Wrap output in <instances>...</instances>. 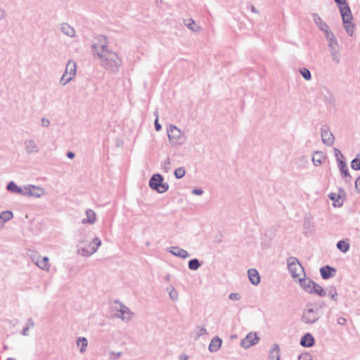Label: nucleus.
Masks as SVG:
<instances>
[{
    "label": "nucleus",
    "mask_w": 360,
    "mask_h": 360,
    "mask_svg": "<svg viewBox=\"0 0 360 360\" xmlns=\"http://www.w3.org/2000/svg\"><path fill=\"white\" fill-rule=\"evenodd\" d=\"M269 357L270 360H280L281 354L278 345H274L273 348L270 350Z\"/></svg>",
    "instance_id": "obj_30"
},
{
    "label": "nucleus",
    "mask_w": 360,
    "mask_h": 360,
    "mask_svg": "<svg viewBox=\"0 0 360 360\" xmlns=\"http://www.w3.org/2000/svg\"><path fill=\"white\" fill-rule=\"evenodd\" d=\"M328 42V46L330 51V55L332 60L335 64L340 63V51L339 48V43L332 32H326L325 36Z\"/></svg>",
    "instance_id": "obj_2"
},
{
    "label": "nucleus",
    "mask_w": 360,
    "mask_h": 360,
    "mask_svg": "<svg viewBox=\"0 0 360 360\" xmlns=\"http://www.w3.org/2000/svg\"><path fill=\"white\" fill-rule=\"evenodd\" d=\"M248 277L250 283L252 285H257L260 282V276L259 272L255 269H250L248 271Z\"/></svg>",
    "instance_id": "obj_23"
},
{
    "label": "nucleus",
    "mask_w": 360,
    "mask_h": 360,
    "mask_svg": "<svg viewBox=\"0 0 360 360\" xmlns=\"http://www.w3.org/2000/svg\"><path fill=\"white\" fill-rule=\"evenodd\" d=\"M222 340L218 336H215L211 340L208 349L211 352H217L221 347Z\"/></svg>",
    "instance_id": "obj_24"
},
{
    "label": "nucleus",
    "mask_w": 360,
    "mask_h": 360,
    "mask_svg": "<svg viewBox=\"0 0 360 360\" xmlns=\"http://www.w3.org/2000/svg\"><path fill=\"white\" fill-rule=\"evenodd\" d=\"M76 63L70 60L65 68V70L62 75L60 84L62 86H65L68 82H70L75 76L76 75Z\"/></svg>",
    "instance_id": "obj_6"
},
{
    "label": "nucleus",
    "mask_w": 360,
    "mask_h": 360,
    "mask_svg": "<svg viewBox=\"0 0 360 360\" xmlns=\"http://www.w3.org/2000/svg\"><path fill=\"white\" fill-rule=\"evenodd\" d=\"M298 282L301 288L307 293L310 294L312 292V285H314V281L311 278H306L305 276L298 278Z\"/></svg>",
    "instance_id": "obj_16"
},
{
    "label": "nucleus",
    "mask_w": 360,
    "mask_h": 360,
    "mask_svg": "<svg viewBox=\"0 0 360 360\" xmlns=\"http://www.w3.org/2000/svg\"><path fill=\"white\" fill-rule=\"evenodd\" d=\"M240 297H241V295L239 293H236V292H232L229 295V298L231 300H233V301L238 300L240 299Z\"/></svg>",
    "instance_id": "obj_47"
},
{
    "label": "nucleus",
    "mask_w": 360,
    "mask_h": 360,
    "mask_svg": "<svg viewBox=\"0 0 360 360\" xmlns=\"http://www.w3.org/2000/svg\"><path fill=\"white\" fill-rule=\"evenodd\" d=\"M75 155V153L72 151H68L67 153V157L70 159L74 158Z\"/></svg>",
    "instance_id": "obj_58"
},
{
    "label": "nucleus",
    "mask_w": 360,
    "mask_h": 360,
    "mask_svg": "<svg viewBox=\"0 0 360 360\" xmlns=\"http://www.w3.org/2000/svg\"><path fill=\"white\" fill-rule=\"evenodd\" d=\"M298 360H311V356L309 353H303L298 356Z\"/></svg>",
    "instance_id": "obj_48"
},
{
    "label": "nucleus",
    "mask_w": 360,
    "mask_h": 360,
    "mask_svg": "<svg viewBox=\"0 0 360 360\" xmlns=\"http://www.w3.org/2000/svg\"><path fill=\"white\" fill-rule=\"evenodd\" d=\"M77 345L79 347V352L84 353L86 350L88 340L84 337H79L77 339Z\"/></svg>",
    "instance_id": "obj_31"
},
{
    "label": "nucleus",
    "mask_w": 360,
    "mask_h": 360,
    "mask_svg": "<svg viewBox=\"0 0 360 360\" xmlns=\"http://www.w3.org/2000/svg\"><path fill=\"white\" fill-rule=\"evenodd\" d=\"M169 143L174 146H181L186 141V134L174 125H170L167 129Z\"/></svg>",
    "instance_id": "obj_3"
},
{
    "label": "nucleus",
    "mask_w": 360,
    "mask_h": 360,
    "mask_svg": "<svg viewBox=\"0 0 360 360\" xmlns=\"http://www.w3.org/2000/svg\"><path fill=\"white\" fill-rule=\"evenodd\" d=\"M338 167L340 170L341 176L347 175V173L349 172L347 165L345 161H339Z\"/></svg>",
    "instance_id": "obj_38"
},
{
    "label": "nucleus",
    "mask_w": 360,
    "mask_h": 360,
    "mask_svg": "<svg viewBox=\"0 0 360 360\" xmlns=\"http://www.w3.org/2000/svg\"><path fill=\"white\" fill-rule=\"evenodd\" d=\"M335 268L329 265H326L320 269V274L323 279L327 280L335 275Z\"/></svg>",
    "instance_id": "obj_18"
},
{
    "label": "nucleus",
    "mask_w": 360,
    "mask_h": 360,
    "mask_svg": "<svg viewBox=\"0 0 360 360\" xmlns=\"http://www.w3.org/2000/svg\"><path fill=\"white\" fill-rule=\"evenodd\" d=\"M149 186L159 193H164L169 189V184L164 183V178L160 174H155L150 177Z\"/></svg>",
    "instance_id": "obj_5"
},
{
    "label": "nucleus",
    "mask_w": 360,
    "mask_h": 360,
    "mask_svg": "<svg viewBox=\"0 0 360 360\" xmlns=\"http://www.w3.org/2000/svg\"><path fill=\"white\" fill-rule=\"evenodd\" d=\"M185 175V169L184 167H181L175 169L174 176L176 179H181Z\"/></svg>",
    "instance_id": "obj_43"
},
{
    "label": "nucleus",
    "mask_w": 360,
    "mask_h": 360,
    "mask_svg": "<svg viewBox=\"0 0 360 360\" xmlns=\"http://www.w3.org/2000/svg\"><path fill=\"white\" fill-rule=\"evenodd\" d=\"M35 325L34 321L32 318L27 319L26 325L24 326L21 334L24 336L29 335V330L30 328L34 327Z\"/></svg>",
    "instance_id": "obj_32"
},
{
    "label": "nucleus",
    "mask_w": 360,
    "mask_h": 360,
    "mask_svg": "<svg viewBox=\"0 0 360 360\" xmlns=\"http://www.w3.org/2000/svg\"><path fill=\"white\" fill-rule=\"evenodd\" d=\"M49 124H50V121L49 119H47L46 117L41 118V125L43 127H47L49 126Z\"/></svg>",
    "instance_id": "obj_52"
},
{
    "label": "nucleus",
    "mask_w": 360,
    "mask_h": 360,
    "mask_svg": "<svg viewBox=\"0 0 360 360\" xmlns=\"http://www.w3.org/2000/svg\"><path fill=\"white\" fill-rule=\"evenodd\" d=\"M6 12L3 8H0V20L5 17Z\"/></svg>",
    "instance_id": "obj_59"
},
{
    "label": "nucleus",
    "mask_w": 360,
    "mask_h": 360,
    "mask_svg": "<svg viewBox=\"0 0 360 360\" xmlns=\"http://www.w3.org/2000/svg\"><path fill=\"white\" fill-rule=\"evenodd\" d=\"M321 136L322 142L328 146H331L335 141V136L330 131L328 125L324 124L321 128Z\"/></svg>",
    "instance_id": "obj_10"
},
{
    "label": "nucleus",
    "mask_w": 360,
    "mask_h": 360,
    "mask_svg": "<svg viewBox=\"0 0 360 360\" xmlns=\"http://www.w3.org/2000/svg\"><path fill=\"white\" fill-rule=\"evenodd\" d=\"M259 340V338L257 336V333H250L241 340L240 345L245 349H248L256 345Z\"/></svg>",
    "instance_id": "obj_12"
},
{
    "label": "nucleus",
    "mask_w": 360,
    "mask_h": 360,
    "mask_svg": "<svg viewBox=\"0 0 360 360\" xmlns=\"http://www.w3.org/2000/svg\"><path fill=\"white\" fill-rule=\"evenodd\" d=\"M203 190L202 188H195L192 191V193L194 194V195H202L203 193Z\"/></svg>",
    "instance_id": "obj_55"
},
{
    "label": "nucleus",
    "mask_w": 360,
    "mask_h": 360,
    "mask_svg": "<svg viewBox=\"0 0 360 360\" xmlns=\"http://www.w3.org/2000/svg\"><path fill=\"white\" fill-rule=\"evenodd\" d=\"M155 114H157V112H155ZM155 129L158 131H160L162 129V126L158 122V115H156V119L155 120Z\"/></svg>",
    "instance_id": "obj_50"
},
{
    "label": "nucleus",
    "mask_w": 360,
    "mask_h": 360,
    "mask_svg": "<svg viewBox=\"0 0 360 360\" xmlns=\"http://www.w3.org/2000/svg\"><path fill=\"white\" fill-rule=\"evenodd\" d=\"M97 56L100 59V64L107 70L112 72L119 71L122 60L115 52L110 50L98 53Z\"/></svg>",
    "instance_id": "obj_1"
},
{
    "label": "nucleus",
    "mask_w": 360,
    "mask_h": 360,
    "mask_svg": "<svg viewBox=\"0 0 360 360\" xmlns=\"http://www.w3.org/2000/svg\"><path fill=\"white\" fill-rule=\"evenodd\" d=\"M334 1L337 4V5L338 6V8L340 6H341L342 5H344V4H345L347 3L345 0H334Z\"/></svg>",
    "instance_id": "obj_57"
},
{
    "label": "nucleus",
    "mask_w": 360,
    "mask_h": 360,
    "mask_svg": "<svg viewBox=\"0 0 360 360\" xmlns=\"http://www.w3.org/2000/svg\"><path fill=\"white\" fill-rule=\"evenodd\" d=\"M339 9L342 16L343 24H346L347 22H349L350 21L352 20L353 17L352 11L347 3L340 6Z\"/></svg>",
    "instance_id": "obj_14"
},
{
    "label": "nucleus",
    "mask_w": 360,
    "mask_h": 360,
    "mask_svg": "<svg viewBox=\"0 0 360 360\" xmlns=\"http://www.w3.org/2000/svg\"><path fill=\"white\" fill-rule=\"evenodd\" d=\"M312 287V292L310 294H316L321 297L326 296V288L323 289L319 284L314 282Z\"/></svg>",
    "instance_id": "obj_29"
},
{
    "label": "nucleus",
    "mask_w": 360,
    "mask_h": 360,
    "mask_svg": "<svg viewBox=\"0 0 360 360\" xmlns=\"http://www.w3.org/2000/svg\"><path fill=\"white\" fill-rule=\"evenodd\" d=\"M326 99L328 101V102L330 103V104H333L335 101V98L333 97V96L331 94H329V96L328 97H326Z\"/></svg>",
    "instance_id": "obj_56"
},
{
    "label": "nucleus",
    "mask_w": 360,
    "mask_h": 360,
    "mask_svg": "<svg viewBox=\"0 0 360 360\" xmlns=\"http://www.w3.org/2000/svg\"><path fill=\"white\" fill-rule=\"evenodd\" d=\"M319 319L317 311L312 308L305 309L303 310L301 321L307 324H312Z\"/></svg>",
    "instance_id": "obj_9"
},
{
    "label": "nucleus",
    "mask_w": 360,
    "mask_h": 360,
    "mask_svg": "<svg viewBox=\"0 0 360 360\" xmlns=\"http://www.w3.org/2000/svg\"><path fill=\"white\" fill-rule=\"evenodd\" d=\"M179 360H188V356H186V355H181L179 356Z\"/></svg>",
    "instance_id": "obj_61"
},
{
    "label": "nucleus",
    "mask_w": 360,
    "mask_h": 360,
    "mask_svg": "<svg viewBox=\"0 0 360 360\" xmlns=\"http://www.w3.org/2000/svg\"><path fill=\"white\" fill-rule=\"evenodd\" d=\"M60 30L65 35H66L69 37H74L75 35V29L72 26H70L68 23H66V22H63L60 24Z\"/></svg>",
    "instance_id": "obj_22"
},
{
    "label": "nucleus",
    "mask_w": 360,
    "mask_h": 360,
    "mask_svg": "<svg viewBox=\"0 0 360 360\" xmlns=\"http://www.w3.org/2000/svg\"><path fill=\"white\" fill-rule=\"evenodd\" d=\"M200 266H201V263L197 258H194V259L189 260L188 264V269L191 270H193V271L198 270Z\"/></svg>",
    "instance_id": "obj_33"
},
{
    "label": "nucleus",
    "mask_w": 360,
    "mask_h": 360,
    "mask_svg": "<svg viewBox=\"0 0 360 360\" xmlns=\"http://www.w3.org/2000/svg\"><path fill=\"white\" fill-rule=\"evenodd\" d=\"M287 265L288 271L294 279L300 278L302 275L305 276L304 267L302 266L297 257H288L287 259Z\"/></svg>",
    "instance_id": "obj_4"
},
{
    "label": "nucleus",
    "mask_w": 360,
    "mask_h": 360,
    "mask_svg": "<svg viewBox=\"0 0 360 360\" xmlns=\"http://www.w3.org/2000/svg\"><path fill=\"white\" fill-rule=\"evenodd\" d=\"M86 218L83 219L82 220V224H86L89 223L90 224H93L95 223L96 220V213L94 211L91 209H88L86 210Z\"/></svg>",
    "instance_id": "obj_28"
},
{
    "label": "nucleus",
    "mask_w": 360,
    "mask_h": 360,
    "mask_svg": "<svg viewBox=\"0 0 360 360\" xmlns=\"http://www.w3.org/2000/svg\"><path fill=\"white\" fill-rule=\"evenodd\" d=\"M351 167L354 170L360 169V158H356L351 162Z\"/></svg>",
    "instance_id": "obj_44"
},
{
    "label": "nucleus",
    "mask_w": 360,
    "mask_h": 360,
    "mask_svg": "<svg viewBox=\"0 0 360 360\" xmlns=\"http://www.w3.org/2000/svg\"><path fill=\"white\" fill-rule=\"evenodd\" d=\"M184 25L190 30L193 32H197L199 30V27L198 29H195L193 25H195V21L192 19H188L184 20Z\"/></svg>",
    "instance_id": "obj_39"
},
{
    "label": "nucleus",
    "mask_w": 360,
    "mask_h": 360,
    "mask_svg": "<svg viewBox=\"0 0 360 360\" xmlns=\"http://www.w3.org/2000/svg\"><path fill=\"white\" fill-rule=\"evenodd\" d=\"M79 243L80 244H82V243H85V241H84V240H79Z\"/></svg>",
    "instance_id": "obj_63"
},
{
    "label": "nucleus",
    "mask_w": 360,
    "mask_h": 360,
    "mask_svg": "<svg viewBox=\"0 0 360 360\" xmlns=\"http://www.w3.org/2000/svg\"><path fill=\"white\" fill-rule=\"evenodd\" d=\"M44 193V191L42 188L39 186H36L34 185H30L28 186L25 187L24 195L25 196H32L36 198H39L43 195Z\"/></svg>",
    "instance_id": "obj_13"
},
{
    "label": "nucleus",
    "mask_w": 360,
    "mask_h": 360,
    "mask_svg": "<svg viewBox=\"0 0 360 360\" xmlns=\"http://www.w3.org/2000/svg\"><path fill=\"white\" fill-rule=\"evenodd\" d=\"M96 41L94 42L92 46V52L94 56H97L98 53L105 52V51L110 50L108 48V39L104 35H99L96 39Z\"/></svg>",
    "instance_id": "obj_8"
},
{
    "label": "nucleus",
    "mask_w": 360,
    "mask_h": 360,
    "mask_svg": "<svg viewBox=\"0 0 360 360\" xmlns=\"http://www.w3.org/2000/svg\"><path fill=\"white\" fill-rule=\"evenodd\" d=\"M13 212L8 210L3 211L0 214V219H1L4 222L9 221L13 218Z\"/></svg>",
    "instance_id": "obj_36"
},
{
    "label": "nucleus",
    "mask_w": 360,
    "mask_h": 360,
    "mask_svg": "<svg viewBox=\"0 0 360 360\" xmlns=\"http://www.w3.org/2000/svg\"><path fill=\"white\" fill-rule=\"evenodd\" d=\"M337 322L339 325L345 326L347 323V319L344 317H339Z\"/></svg>",
    "instance_id": "obj_54"
},
{
    "label": "nucleus",
    "mask_w": 360,
    "mask_h": 360,
    "mask_svg": "<svg viewBox=\"0 0 360 360\" xmlns=\"http://www.w3.org/2000/svg\"><path fill=\"white\" fill-rule=\"evenodd\" d=\"M32 260L41 269L48 271L49 270V257L34 255L32 257Z\"/></svg>",
    "instance_id": "obj_15"
},
{
    "label": "nucleus",
    "mask_w": 360,
    "mask_h": 360,
    "mask_svg": "<svg viewBox=\"0 0 360 360\" xmlns=\"http://www.w3.org/2000/svg\"><path fill=\"white\" fill-rule=\"evenodd\" d=\"M300 72L304 79L309 81L311 79V74L308 69L305 68H301L300 69Z\"/></svg>",
    "instance_id": "obj_40"
},
{
    "label": "nucleus",
    "mask_w": 360,
    "mask_h": 360,
    "mask_svg": "<svg viewBox=\"0 0 360 360\" xmlns=\"http://www.w3.org/2000/svg\"><path fill=\"white\" fill-rule=\"evenodd\" d=\"M349 244L345 240H340L337 243V248L338 250H340L341 252L345 253L349 250Z\"/></svg>",
    "instance_id": "obj_35"
},
{
    "label": "nucleus",
    "mask_w": 360,
    "mask_h": 360,
    "mask_svg": "<svg viewBox=\"0 0 360 360\" xmlns=\"http://www.w3.org/2000/svg\"><path fill=\"white\" fill-rule=\"evenodd\" d=\"M315 344V340L313 335L307 333L304 334L300 340V345L304 347H311Z\"/></svg>",
    "instance_id": "obj_21"
},
{
    "label": "nucleus",
    "mask_w": 360,
    "mask_h": 360,
    "mask_svg": "<svg viewBox=\"0 0 360 360\" xmlns=\"http://www.w3.org/2000/svg\"><path fill=\"white\" fill-rule=\"evenodd\" d=\"M342 178L345 179V181L346 183L350 184L352 181V176L350 175L349 172L347 173V175L342 176Z\"/></svg>",
    "instance_id": "obj_53"
},
{
    "label": "nucleus",
    "mask_w": 360,
    "mask_h": 360,
    "mask_svg": "<svg viewBox=\"0 0 360 360\" xmlns=\"http://www.w3.org/2000/svg\"><path fill=\"white\" fill-rule=\"evenodd\" d=\"M115 304H118V307L117 308V311H119L120 314H117V317L121 319L122 320L124 321H129L131 319V316L133 315V313L131 311V310L125 306L123 303L116 300Z\"/></svg>",
    "instance_id": "obj_11"
},
{
    "label": "nucleus",
    "mask_w": 360,
    "mask_h": 360,
    "mask_svg": "<svg viewBox=\"0 0 360 360\" xmlns=\"http://www.w3.org/2000/svg\"><path fill=\"white\" fill-rule=\"evenodd\" d=\"M110 354L111 355L110 359L112 360H117L122 355V352H110Z\"/></svg>",
    "instance_id": "obj_49"
},
{
    "label": "nucleus",
    "mask_w": 360,
    "mask_h": 360,
    "mask_svg": "<svg viewBox=\"0 0 360 360\" xmlns=\"http://www.w3.org/2000/svg\"><path fill=\"white\" fill-rule=\"evenodd\" d=\"M6 189L12 193H17V194H21L24 195V191L25 188H22L16 185V184L14 181H10L6 186Z\"/></svg>",
    "instance_id": "obj_25"
},
{
    "label": "nucleus",
    "mask_w": 360,
    "mask_h": 360,
    "mask_svg": "<svg viewBox=\"0 0 360 360\" xmlns=\"http://www.w3.org/2000/svg\"><path fill=\"white\" fill-rule=\"evenodd\" d=\"M250 10L252 12H253L255 13H259V11L253 5L250 6Z\"/></svg>",
    "instance_id": "obj_60"
},
{
    "label": "nucleus",
    "mask_w": 360,
    "mask_h": 360,
    "mask_svg": "<svg viewBox=\"0 0 360 360\" xmlns=\"http://www.w3.org/2000/svg\"><path fill=\"white\" fill-rule=\"evenodd\" d=\"M355 190L356 193H360V176L355 181Z\"/></svg>",
    "instance_id": "obj_51"
},
{
    "label": "nucleus",
    "mask_w": 360,
    "mask_h": 360,
    "mask_svg": "<svg viewBox=\"0 0 360 360\" xmlns=\"http://www.w3.org/2000/svg\"><path fill=\"white\" fill-rule=\"evenodd\" d=\"M335 152V156L336 158V160L338 162V164L339 163V161H344V155L342 154L341 151L338 148H334Z\"/></svg>",
    "instance_id": "obj_45"
},
{
    "label": "nucleus",
    "mask_w": 360,
    "mask_h": 360,
    "mask_svg": "<svg viewBox=\"0 0 360 360\" xmlns=\"http://www.w3.org/2000/svg\"><path fill=\"white\" fill-rule=\"evenodd\" d=\"M327 292L331 300H333V301H337L338 292H337V290H336L335 287L329 286V287L326 288V293Z\"/></svg>",
    "instance_id": "obj_34"
},
{
    "label": "nucleus",
    "mask_w": 360,
    "mask_h": 360,
    "mask_svg": "<svg viewBox=\"0 0 360 360\" xmlns=\"http://www.w3.org/2000/svg\"><path fill=\"white\" fill-rule=\"evenodd\" d=\"M25 150L27 154L37 153L39 148L34 140L27 139L25 141Z\"/></svg>",
    "instance_id": "obj_19"
},
{
    "label": "nucleus",
    "mask_w": 360,
    "mask_h": 360,
    "mask_svg": "<svg viewBox=\"0 0 360 360\" xmlns=\"http://www.w3.org/2000/svg\"><path fill=\"white\" fill-rule=\"evenodd\" d=\"M170 158H166L161 164L163 172L167 173L170 170Z\"/></svg>",
    "instance_id": "obj_41"
},
{
    "label": "nucleus",
    "mask_w": 360,
    "mask_h": 360,
    "mask_svg": "<svg viewBox=\"0 0 360 360\" xmlns=\"http://www.w3.org/2000/svg\"><path fill=\"white\" fill-rule=\"evenodd\" d=\"M313 20L314 22L319 26V28L324 32L326 34V32H330L328 30V25L322 21L321 18L316 13L313 14Z\"/></svg>",
    "instance_id": "obj_26"
},
{
    "label": "nucleus",
    "mask_w": 360,
    "mask_h": 360,
    "mask_svg": "<svg viewBox=\"0 0 360 360\" xmlns=\"http://www.w3.org/2000/svg\"><path fill=\"white\" fill-rule=\"evenodd\" d=\"M167 250L172 255L181 259H186L189 257V254L186 250L180 248L177 246L169 247L167 249Z\"/></svg>",
    "instance_id": "obj_17"
},
{
    "label": "nucleus",
    "mask_w": 360,
    "mask_h": 360,
    "mask_svg": "<svg viewBox=\"0 0 360 360\" xmlns=\"http://www.w3.org/2000/svg\"><path fill=\"white\" fill-rule=\"evenodd\" d=\"M163 0H155V3L158 6H160L162 4Z\"/></svg>",
    "instance_id": "obj_62"
},
{
    "label": "nucleus",
    "mask_w": 360,
    "mask_h": 360,
    "mask_svg": "<svg viewBox=\"0 0 360 360\" xmlns=\"http://www.w3.org/2000/svg\"><path fill=\"white\" fill-rule=\"evenodd\" d=\"M343 26H344V28L345 29L347 33L349 36H352L354 32V30H355L354 24L352 23V21H350L349 22H347L346 24H343Z\"/></svg>",
    "instance_id": "obj_37"
},
{
    "label": "nucleus",
    "mask_w": 360,
    "mask_h": 360,
    "mask_svg": "<svg viewBox=\"0 0 360 360\" xmlns=\"http://www.w3.org/2000/svg\"><path fill=\"white\" fill-rule=\"evenodd\" d=\"M101 245V239L98 237H95L87 248L82 247L78 248L77 254L84 257H89L95 253Z\"/></svg>",
    "instance_id": "obj_7"
},
{
    "label": "nucleus",
    "mask_w": 360,
    "mask_h": 360,
    "mask_svg": "<svg viewBox=\"0 0 360 360\" xmlns=\"http://www.w3.org/2000/svg\"><path fill=\"white\" fill-rule=\"evenodd\" d=\"M325 159L326 156L322 151H315L311 158V160L315 166L321 165Z\"/></svg>",
    "instance_id": "obj_27"
},
{
    "label": "nucleus",
    "mask_w": 360,
    "mask_h": 360,
    "mask_svg": "<svg viewBox=\"0 0 360 360\" xmlns=\"http://www.w3.org/2000/svg\"><path fill=\"white\" fill-rule=\"evenodd\" d=\"M167 291L169 292V295L171 300L173 301L177 300L178 299V292L177 291L172 287L171 288H167Z\"/></svg>",
    "instance_id": "obj_42"
},
{
    "label": "nucleus",
    "mask_w": 360,
    "mask_h": 360,
    "mask_svg": "<svg viewBox=\"0 0 360 360\" xmlns=\"http://www.w3.org/2000/svg\"><path fill=\"white\" fill-rule=\"evenodd\" d=\"M6 360H16V359H13V358H8Z\"/></svg>",
    "instance_id": "obj_64"
},
{
    "label": "nucleus",
    "mask_w": 360,
    "mask_h": 360,
    "mask_svg": "<svg viewBox=\"0 0 360 360\" xmlns=\"http://www.w3.org/2000/svg\"><path fill=\"white\" fill-rule=\"evenodd\" d=\"M345 195V192L343 188H339L338 195H337L335 193H330L328 195L329 198L334 201L333 205L335 207H340L342 205L343 200H341L342 195Z\"/></svg>",
    "instance_id": "obj_20"
},
{
    "label": "nucleus",
    "mask_w": 360,
    "mask_h": 360,
    "mask_svg": "<svg viewBox=\"0 0 360 360\" xmlns=\"http://www.w3.org/2000/svg\"><path fill=\"white\" fill-rule=\"evenodd\" d=\"M196 334H197L198 338H199L203 335H206V334H207V329L204 326H199L197 328Z\"/></svg>",
    "instance_id": "obj_46"
}]
</instances>
